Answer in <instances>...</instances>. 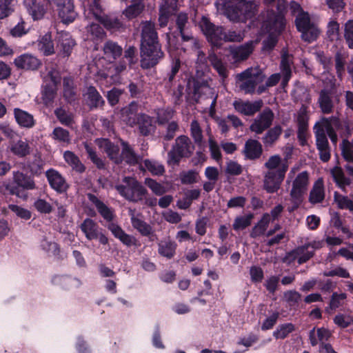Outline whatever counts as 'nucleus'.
<instances>
[{"instance_id":"nucleus-41","label":"nucleus","mask_w":353,"mask_h":353,"mask_svg":"<svg viewBox=\"0 0 353 353\" xmlns=\"http://www.w3.org/2000/svg\"><path fill=\"white\" fill-rule=\"evenodd\" d=\"M38 49L45 56L51 55L54 53V44L50 34H46L39 41Z\"/></svg>"},{"instance_id":"nucleus-8","label":"nucleus","mask_w":353,"mask_h":353,"mask_svg":"<svg viewBox=\"0 0 353 353\" xmlns=\"http://www.w3.org/2000/svg\"><path fill=\"white\" fill-rule=\"evenodd\" d=\"M13 182L16 185L10 183H3L0 186V192L6 193V190L10 194H14L20 198H26V194L19 190L21 188L24 190H33L35 188V184L32 178L25 175L20 172H13Z\"/></svg>"},{"instance_id":"nucleus-47","label":"nucleus","mask_w":353,"mask_h":353,"mask_svg":"<svg viewBox=\"0 0 353 353\" xmlns=\"http://www.w3.org/2000/svg\"><path fill=\"white\" fill-rule=\"evenodd\" d=\"M209 61L213 66V68L218 72L219 75L223 78L227 77L228 71L226 65L221 59H219L215 54H210L208 57Z\"/></svg>"},{"instance_id":"nucleus-39","label":"nucleus","mask_w":353,"mask_h":353,"mask_svg":"<svg viewBox=\"0 0 353 353\" xmlns=\"http://www.w3.org/2000/svg\"><path fill=\"white\" fill-rule=\"evenodd\" d=\"M144 8L145 6L142 0H133L132 4L123 11V14L128 19H132L138 17L143 12Z\"/></svg>"},{"instance_id":"nucleus-64","label":"nucleus","mask_w":353,"mask_h":353,"mask_svg":"<svg viewBox=\"0 0 353 353\" xmlns=\"http://www.w3.org/2000/svg\"><path fill=\"white\" fill-rule=\"evenodd\" d=\"M145 184L156 195L160 196L165 192V188L155 180L147 178L145 180Z\"/></svg>"},{"instance_id":"nucleus-18","label":"nucleus","mask_w":353,"mask_h":353,"mask_svg":"<svg viewBox=\"0 0 353 353\" xmlns=\"http://www.w3.org/2000/svg\"><path fill=\"white\" fill-rule=\"evenodd\" d=\"M256 43L257 41H250L243 45L230 46L229 48L230 56L236 63L245 61L252 53Z\"/></svg>"},{"instance_id":"nucleus-10","label":"nucleus","mask_w":353,"mask_h":353,"mask_svg":"<svg viewBox=\"0 0 353 353\" xmlns=\"http://www.w3.org/2000/svg\"><path fill=\"white\" fill-rule=\"evenodd\" d=\"M296 26L301 37L307 42H312L317 39L320 31L316 25L311 21L310 15L306 12H301L296 17Z\"/></svg>"},{"instance_id":"nucleus-44","label":"nucleus","mask_w":353,"mask_h":353,"mask_svg":"<svg viewBox=\"0 0 353 353\" xmlns=\"http://www.w3.org/2000/svg\"><path fill=\"white\" fill-rule=\"evenodd\" d=\"M316 138V145L317 148L328 147L329 143L325 132L324 128H321L319 122L316 123L314 127Z\"/></svg>"},{"instance_id":"nucleus-15","label":"nucleus","mask_w":353,"mask_h":353,"mask_svg":"<svg viewBox=\"0 0 353 353\" xmlns=\"http://www.w3.org/2000/svg\"><path fill=\"white\" fill-rule=\"evenodd\" d=\"M308 120L309 115L307 107L303 105L297 112L296 123L298 125L297 136L301 145L307 144L308 137Z\"/></svg>"},{"instance_id":"nucleus-34","label":"nucleus","mask_w":353,"mask_h":353,"mask_svg":"<svg viewBox=\"0 0 353 353\" xmlns=\"http://www.w3.org/2000/svg\"><path fill=\"white\" fill-rule=\"evenodd\" d=\"M75 45L74 41L68 32H61L58 36V46L64 56H69Z\"/></svg>"},{"instance_id":"nucleus-4","label":"nucleus","mask_w":353,"mask_h":353,"mask_svg":"<svg viewBox=\"0 0 353 353\" xmlns=\"http://www.w3.org/2000/svg\"><path fill=\"white\" fill-rule=\"evenodd\" d=\"M256 3L248 0H229L225 3V14L232 21H245L254 14Z\"/></svg>"},{"instance_id":"nucleus-27","label":"nucleus","mask_w":353,"mask_h":353,"mask_svg":"<svg viewBox=\"0 0 353 353\" xmlns=\"http://www.w3.org/2000/svg\"><path fill=\"white\" fill-rule=\"evenodd\" d=\"M141 43H154L158 41L157 33L154 28V23L151 21H145L141 23Z\"/></svg>"},{"instance_id":"nucleus-40","label":"nucleus","mask_w":353,"mask_h":353,"mask_svg":"<svg viewBox=\"0 0 353 353\" xmlns=\"http://www.w3.org/2000/svg\"><path fill=\"white\" fill-rule=\"evenodd\" d=\"M58 14L63 23H72L77 16L72 2L68 3V4L64 6L63 8H59V10H58Z\"/></svg>"},{"instance_id":"nucleus-1","label":"nucleus","mask_w":353,"mask_h":353,"mask_svg":"<svg viewBox=\"0 0 353 353\" xmlns=\"http://www.w3.org/2000/svg\"><path fill=\"white\" fill-rule=\"evenodd\" d=\"M263 17L262 28L269 33V37L263 41V50L269 52L274 48L277 43L276 36L284 28L285 19L280 8H279L278 13L268 10Z\"/></svg>"},{"instance_id":"nucleus-11","label":"nucleus","mask_w":353,"mask_h":353,"mask_svg":"<svg viewBox=\"0 0 353 353\" xmlns=\"http://www.w3.org/2000/svg\"><path fill=\"white\" fill-rule=\"evenodd\" d=\"M163 53L161 51L159 42L141 43V66L143 68H149L155 65L163 57Z\"/></svg>"},{"instance_id":"nucleus-55","label":"nucleus","mask_w":353,"mask_h":353,"mask_svg":"<svg viewBox=\"0 0 353 353\" xmlns=\"http://www.w3.org/2000/svg\"><path fill=\"white\" fill-rule=\"evenodd\" d=\"M334 199L340 209H347L353 211V201L347 196H343L335 192L334 194Z\"/></svg>"},{"instance_id":"nucleus-48","label":"nucleus","mask_w":353,"mask_h":353,"mask_svg":"<svg viewBox=\"0 0 353 353\" xmlns=\"http://www.w3.org/2000/svg\"><path fill=\"white\" fill-rule=\"evenodd\" d=\"M291 63L292 59L290 56L286 52H283L281 62V68L283 75L284 83H286L291 77Z\"/></svg>"},{"instance_id":"nucleus-38","label":"nucleus","mask_w":353,"mask_h":353,"mask_svg":"<svg viewBox=\"0 0 353 353\" xmlns=\"http://www.w3.org/2000/svg\"><path fill=\"white\" fill-rule=\"evenodd\" d=\"M81 229L88 240L97 239L98 225L90 219H85L81 225Z\"/></svg>"},{"instance_id":"nucleus-50","label":"nucleus","mask_w":353,"mask_h":353,"mask_svg":"<svg viewBox=\"0 0 353 353\" xmlns=\"http://www.w3.org/2000/svg\"><path fill=\"white\" fill-rule=\"evenodd\" d=\"M123 150L122 157L129 164H136L138 163L139 157L134 152L132 148L125 142H122Z\"/></svg>"},{"instance_id":"nucleus-23","label":"nucleus","mask_w":353,"mask_h":353,"mask_svg":"<svg viewBox=\"0 0 353 353\" xmlns=\"http://www.w3.org/2000/svg\"><path fill=\"white\" fill-rule=\"evenodd\" d=\"M95 142L99 148L105 152L114 162L119 163L121 161L119 148L117 145L112 144L105 139H97Z\"/></svg>"},{"instance_id":"nucleus-13","label":"nucleus","mask_w":353,"mask_h":353,"mask_svg":"<svg viewBox=\"0 0 353 353\" xmlns=\"http://www.w3.org/2000/svg\"><path fill=\"white\" fill-rule=\"evenodd\" d=\"M288 165L283 164L281 168L276 171H268L264 176V189L269 193H274L278 191L283 181L285 172L288 170Z\"/></svg>"},{"instance_id":"nucleus-52","label":"nucleus","mask_w":353,"mask_h":353,"mask_svg":"<svg viewBox=\"0 0 353 353\" xmlns=\"http://www.w3.org/2000/svg\"><path fill=\"white\" fill-rule=\"evenodd\" d=\"M143 164L145 168L153 175H161L165 172L164 166L158 161L146 159Z\"/></svg>"},{"instance_id":"nucleus-9","label":"nucleus","mask_w":353,"mask_h":353,"mask_svg":"<svg viewBox=\"0 0 353 353\" xmlns=\"http://www.w3.org/2000/svg\"><path fill=\"white\" fill-rule=\"evenodd\" d=\"M194 146L186 136H180L175 140L172 150L168 152V163L177 164L183 157H189L193 152Z\"/></svg>"},{"instance_id":"nucleus-56","label":"nucleus","mask_w":353,"mask_h":353,"mask_svg":"<svg viewBox=\"0 0 353 353\" xmlns=\"http://www.w3.org/2000/svg\"><path fill=\"white\" fill-rule=\"evenodd\" d=\"M99 21L107 28L112 30H119L123 28V23L117 18L102 17Z\"/></svg>"},{"instance_id":"nucleus-43","label":"nucleus","mask_w":353,"mask_h":353,"mask_svg":"<svg viewBox=\"0 0 353 353\" xmlns=\"http://www.w3.org/2000/svg\"><path fill=\"white\" fill-rule=\"evenodd\" d=\"M65 161L78 172H83L85 170V166L81 163L79 157L72 152L65 151L63 154Z\"/></svg>"},{"instance_id":"nucleus-20","label":"nucleus","mask_w":353,"mask_h":353,"mask_svg":"<svg viewBox=\"0 0 353 353\" xmlns=\"http://www.w3.org/2000/svg\"><path fill=\"white\" fill-rule=\"evenodd\" d=\"M46 177L51 188L57 192L62 193L68 190V183L57 170L53 169L48 170L46 172Z\"/></svg>"},{"instance_id":"nucleus-45","label":"nucleus","mask_w":353,"mask_h":353,"mask_svg":"<svg viewBox=\"0 0 353 353\" xmlns=\"http://www.w3.org/2000/svg\"><path fill=\"white\" fill-rule=\"evenodd\" d=\"M126 66L124 63L122 62H120L118 65L114 66L113 64L112 68L110 69V72H111V74L112 75V77H108L107 79H103L101 77H97V81L101 84H112L117 81V75L123 71L125 69Z\"/></svg>"},{"instance_id":"nucleus-17","label":"nucleus","mask_w":353,"mask_h":353,"mask_svg":"<svg viewBox=\"0 0 353 353\" xmlns=\"http://www.w3.org/2000/svg\"><path fill=\"white\" fill-rule=\"evenodd\" d=\"M177 0H163L159 9V25L160 27H165L170 18L177 12Z\"/></svg>"},{"instance_id":"nucleus-22","label":"nucleus","mask_w":353,"mask_h":353,"mask_svg":"<svg viewBox=\"0 0 353 353\" xmlns=\"http://www.w3.org/2000/svg\"><path fill=\"white\" fill-rule=\"evenodd\" d=\"M319 123L321 128H324L325 132L327 134L332 143L336 145L338 141V137L336 133V130L339 128V120L336 117H334L330 118H323L319 121Z\"/></svg>"},{"instance_id":"nucleus-36","label":"nucleus","mask_w":353,"mask_h":353,"mask_svg":"<svg viewBox=\"0 0 353 353\" xmlns=\"http://www.w3.org/2000/svg\"><path fill=\"white\" fill-rule=\"evenodd\" d=\"M318 102L323 113L330 114L332 112L334 104L330 92L321 90Z\"/></svg>"},{"instance_id":"nucleus-31","label":"nucleus","mask_w":353,"mask_h":353,"mask_svg":"<svg viewBox=\"0 0 353 353\" xmlns=\"http://www.w3.org/2000/svg\"><path fill=\"white\" fill-rule=\"evenodd\" d=\"M244 153L250 159L259 158L262 153L261 144L256 140H248L245 144Z\"/></svg>"},{"instance_id":"nucleus-32","label":"nucleus","mask_w":353,"mask_h":353,"mask_svg":"<svg viewBox=\"0 0 353 353\" xmlns=\"http://www.w3.org/2000/svg\"><path fill=\"white\" fill-rule=\"evenodd\" d=\"M89 200L95 205L100 214L108 221L113 219V211L100 201L96 196L89 194Z\"/></svg>"},{"instance_id":"nucleus-60","label":"nucleus","mask_w":353,"mask_h":353,"mask_svg":"<svg viewBox=\"0 0 353 353\" xmlns=\"http://www.w3.org/2000/svg\"><path fill=\"white\" fill-rule=\"evenodd\" d=\"M53 139L63 143H69L70 141V134L68 130L61 128H55L52 132Z\"/></svg>"},{"instance_id":"nucleus-28","label":"nucleus","mask_w":353,"mask_h":353,"mask_svg":"<svg viewBox=\"0 0 353 353\" xmlns=\"http://www.w3.org/2000/svg\"><path fill=\"white\" fill-rule=\"evenodd\" d=\"M23 4L34 20H39L43 17L46 9L37 0H24Z\"/></svg>"},{"instance_id":"nucleus-29","label":"nucleus","mask_w":353,"mask_h":353,"mask_svg":"<svg viewBox=\"0 0 353 353\" xmlns=\"http://www.w3.org/2000/svg\"><path fill=\"white\" fill-rule=\"evenodd\" d=\"M325 199L324 183L322 178H319L314 183L310 193L309 201L315 204L322 202Z\"/></svg>"},{"instance_id":"nucleus-49","label":"nucleus","mask_w":353,"mask_h":353,"mask_svg":"<svg viewBox=\"0 0 353 353\" xmlns=\"http://www.w3.org/2000/svg\"><path fill=\"white\" fill-rule=\"evenodd\" d=\"M294 330L295 326L291 323L281 324L273 332V336L276 339H283Z\"/></svg>"},{"instance_id":"nucleus-30","label":"nucleus","mask_w":353,"mask_h":353,"mask_svg":"<svg viewBox=\"0 0 353 353\" xmlns=\"http://www.w3.org/2000/svg\"><path fill=\"white\" fill-rule=\"evenodd\" d=\"M108 228L114 237L119 239L123 244L127 246H131L135 244L136 240L134 237L125 233L118 225L111 223L108 225Z\"/></svg>"},{"instance_id":"nucleus-61","label":"nucleus","mask_w":353,"mask_h":353,"mask_svg":"<svg viewBox=\"0 0 353 353\" xmlns=\"http://www.w3.org/2000/svg\"><path fill=\"white\" fill-rule=\"evenodd\" d=\"M344 37L348 47L353 49V19L344 24Z\"/></svg>"},{"instance_id":"nucleus-6","label":"nucleus","mask_w":353,"mask_h":353,"mask_svg":"<svg viewBox=\"0 0 353 353\" xmlns=\"http://www.w3.org/2000/svg\"><path fill=\"white\" fill-rule=\"evenodd\" d=\"M122 182L123 184L115 185L116 190L121 196L134 203L145 199L148 191L135 178L125 176Z\"/></svg>"},{"instance_id":"nucleus-42","label":"nucleus","mask_w":353,"mask_h":353,"mask_svg":"<svg viewBox=\"0 0 353 353\" xmlns=\"http://www.w3.org/2000/svg\"><path fill=\"white\" fill-rule=\"evenodd\" d=\"M271 222L270 215L268 213L265 214L257 224L252 228L251 236L256 238L265 233L270 223Z\"/></svg>"},{"instance_id":"nucleus-59","label":"nucleus","mask_w":353,"mask_h":353,"mask_svg":"<svg viewBox=\"0 0 353 353\" xmlns=\"http://www.w3.org/2000/svg\"><path fill=\"white\" fill-rule=\"evenodd\" d=\"M341 153L343 158L349 162H353V142L343 140L341 143Z\"/></svg>"},{"instance_id":"nucleus-7","label":"nucleus","mask_w":353,"mask_h":353,"mask_svg":"<svg viewBox=\"0 0 353 353\" xmlns=\"http://www.w3.org/2000/svg\"><path fill=\"white\" fill-rule=\"evenodd\" d=\"M239 88L245 94H253L256 86L263 81L265 75L259 67L249 68L236 75Z\"/></svg>"},{"instance_id":"nucleus-37","label":"nucleus","mask_w":353,"mask_h":353,"mask_svg":"<svg viewBox=\"0 0 353 353\" xmlns=\"http://www.w3.org/2000/svg\"><path fill=\"white\" fill-rule=\"evenodd\" d=\"M331 174L337 186L346 192V188L350 185L351 181L345 176L343 170L340 167H334L331 170Z\"/></svg>"},{"instance_id":"nucleus-63","label":"nucleus","mask_w":353,"mask_h":353,"mask_svg":"<svg viewBox=\"0 0 353 353\" xmlns=\"http://www.w3.org/2000/svg\"><path fill=\"white\" fill-rule=\"evenodd\" d=\"M334 323L341 328H345L353 325V316L347 314H339L334 318Z\"/></svg>"},{"instance_id":"nucleus-53","label":"nucleus","mask_w":353,"mask_h":353,"mask_svg":"<svg viewBox=\"0 0 353 353\" xmlns=\"http://www.w3.org/2000/svg\"><path fill=\"white\" fill-rule=\"evenodd\" d=\"M63 97L68 102H72L75 99L73 81L70 77L63 79Z\"/></svg>"},{"instance_id":"nucleus-21","label":"nucleus","mask_w":353,"mask_h":353,"mask_svg":"<svg viewBox=\"0 0 353 353\" xmlns=\"http://www.w3.org/2000/svg\"><path fill=\"white\" fill-rule=\"evenodd\" d=\"M14 63L19 69L37 70L41 65V61L30 54H21L14 60Z\"/></svg>"},{"instance_id":"nucleus-2","label":"nucleus","mask_w":353,"mask_h":353,"mask_svg":"<svg viewBox=\"0 0 353 353\" xmlns=\"http://www.w3.org/2000/svg\"><path fill=\"white\" fill-rule=\"evenodd\" d=\"M122 48L117 43L107 41L103 47V55L94 59L95 65L98 70L97 77L103 79L112 77L110 70L113 66V62L122 54Z\"/></svg>"},{"instance_id":"nucleus-58","label":"nucleus","mask_w":353,"mask_h":353,"mask_svg":"<svg viewBox=\"0 0 353 353\" xmlns=\"http://www.w3.org/2000/svg\"><path fill=\"white\" fill-rule=\"evenodd\" d=\"M43 91L42 94V99L46 105H50L54 101L57 91V87L53 86H45L43 85Z\"/></svg>"},{"instance_id":"nucleus-62","label":"nucleus","mask_w":353,"mask_h":353,"mask_svg":"<svg viewBox=\"0 0 353 353\" xmlns=\"http://www.w3.org/2000/svg\"><path fill=\"white\" fill-rule=\"evenodd\" d=\"M301 295L295 290H288L283 293V301L289 305L293 306L296 305L300 301Z\"/></svg>"},{"instance_id":"nucleus-33","label":"nucleus","mask_w":353,"mask_h":353,"mask_svg":"<svg viewBox=\"0 0 353 353\" xmlns=\"http://www.w3.org/2000/svg\"><path fill=\"white\" fill-rule=\"evenodd\" d=\"M14 118L17 123L24 128H30L34 125V119L33 116L19 108H15L14 110Z\"/></svg>"},{"instance_id":"nucleus-16","label":"nucleus","mask_w":353,"mask_h":353,"mask_svg":"<svg viewBox=\"0 0 353 353\" xmlns=\"http://www.w3.org/2000/svg\"><path fill=\"white\" fill-rule=\"evenodd\" d=\"M274 117V113L270 108L264 109L254 120L250 127V130L256 134H261L272 125Z\"/></svg>"},{"instance_id":"nucleus-24","label":"nucleus","mask_w":353,"mask_h":353,"mask_svg":"<svg viewBox=\"0 0 353 353\" xmlns=\"http://www.w3.org/2000/svg\"><path fill=\"white\" fill-rule=\"evenodd\" d=\"M261 100L254 102L236 101L234 102L235 110L244 115L251 116L258 112L262 107Z\"/></svg>"},{"instance_id":"nucleus-46","label":"nucleus","mask_w":353,"mask_h":353,"mask_svg":"<svg viewBox=\"0 0 353 353\" xmlns=\"http://www.w3.org/2000/svg\"><path fill=\"white\" fill-rule=\"evenodd\" d=\"M85 96L89 105L92 107H98L104 103L102 97L94 87L91 86L88 88Z\"/></svg>"},{"instance_id":"nucleus-12","label":"nucleus","mask_w":353,"mask_h":353,"mask_svg":"<svg viewBox=\"0 0 353 353\" xmlns=\"http://www.w3.org/2000/svg\"><path fill=\"white\" fill-rule=\"evenodd\" d=\"M323 245L324 242L323 240L314 239L313 241H307L303 245L298 247L289 254L294 259H297L299 264H302L314 255V251L308 250L309 248H312L313 250H315L321 248Z\"/></svg>"},{"instance_id":"nucleus-35","label":"nucleus","mask_w":353,"mask_h":353,"mask_svg":"<svg viewBox=\"0 0 353 353\" xmlns=\"http://www.w3.org/2000/svg\"><path fill=\"white\" fill-rule=\"evenodd\" d=\"M176 243L170 239L161 241L158 244L159 254L167 259H172L176 252Z\"/></svg>"},{"instance_id":"nucleus-14","label":"nucleus","mask_w":353,"mask_h":353,"mask_svg":"<svg viewBox=\"0 0 353 353\" xmlns=\"http://www.w3.org/2000/svg\"><path fill=\"white\" fill-rule=\"evenodd\" d=\"M199 26L207 37L208 39L214 46L224 41L225 32L222 27H215L207 17H203L199 22Z\"/></svg>"},{"instance_id":"nucleus-57","label":"nucleus","mask_w":353,"mask_h":353,"mask_svg":"<svg viewBox=\"0 0 353 353\" xmlns=\"http://www.w3.org/2000/svg\"><path fill=\"white\" fill-rule=\"evenodd\" d=\"M87 32L88 37H90L91 39H102L104 38L105 33L103 29L98 24L92 23L87 27Z\"/></svg>"},{"instance_id":"nucleus-19","label":"nucleus","mask_w":353,"mask_h":353,"mask_svg":"<svg viewBox=\"0 0 353 353\" xmlns=\"http://www.w3.org/2000/svg\"><path fill=\"white\" fill-rule=\"evenodd\" d=\"M128 214L132 227L137 230L141 235L145 236H154V231L151 225L142 219L141 214L137 213L134 209L130 208Z\"/></svg>"},{"instance_id":"nucleus-3","label":"nucleus","mask_w":353,"mask_h":353,"mask_svg":"<svg viewBox=\"0 0 353 353\" xmlns=\"http://www.w3.org/2000/svg\"><path fill=\"white\" fill-rule=\"evenodd\" d=\"M138 105L132 102L121 110V119L130 126L137 125L140 133L143 136L150 134L154 130L153 119L145 114H137Z\"/></svg>"},{"instance_id":"nucleus-5","label":"nucleus","mask_w":353,"mask_h":353,"mask_svg":"<svg viewBox=\"0 0 353 353\" xmlns=\"http://www.w3.org/2000/svg\"><path fill=\"white\" fill-rule=\"evenodd\" d=\"M295 169H292L288 175V182L292 180V188L290 191V197L293 206L289 208L290 212L299 207L303 201V197L307 190L309 185V173L306 171L299 173L295 177Z\"/></svg>"},{"instance_id":"nucleus-51","label":"nucleus","mask_w":353,"mask_h":353,"mask_svg":"<svg viewBox=\"0 0 353 353\" xmlns=\"http://www.w3.org/2000/svg\"><path fill=\"white\" fill-rule=\"evenodd\" d=\"M55 115L61 123L66 126H71L74 123L73 114L60 108L54 111Z\"/></svg>"},{"instance_id":"nucleus-25","label":"nucleus","mask_w":353,"mask_h":353,"mask_svg":"<svg viewBox=\"0 0 353 353\" xmlns=\"http://www.w3.org/2000/svg\"><path fill=\"white\" fill-rule=\"evenodd\" d=\"M8 148L13 154L19 157H24L30 152L28 141L21 139L14 138L12 141H10Z\"/></svg>"},{"instance_id":"nucleus-26","label":"nucleus","mask_w":353,"mask_h":353,"mask_svg":"<svg viewBox=\"0 0 353 353\" xmlns=\"http://www.w3.org/2000/svg\"><path fill=\"white\" fill-rule=\"evenodd\" d=\"M42 78L43 85L53 87H57L61 79L59 72L52 65L46 68V72L42 74Z\"/></svg>"},{"instance_id":"nucleus-54","label":"nucleus","mask_w":353,"mask_h":353,"mask_svg":"<svg viewBox=\"0 0 353 353\" xmlns=\"http://www.w3.org/2000/svg\"><path fill=\"white\" fill-rule=\"evenodd\" d=\"M252 219L253 215L252 214L237 216L232 225L233 229L237 231L246 228L251 224Z\"/></svg>"}]
</instances>
